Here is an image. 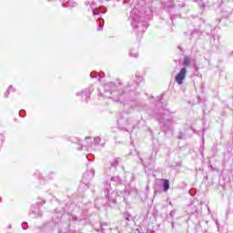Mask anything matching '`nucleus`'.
Segmentation results:
<instances>
[{
    "instance_id": "nucleus-1",
    "label": "nucleus",
    "mask_w": 233,
    "mask_h": 233,
    "mask_svg": "<svg viewBox=\"0 0 233 233\" xmlns=\"http://www.w3.org/2000/svg\"><path fill=\"white\" fill-rule=\"evenodd\" d=\"M185 77H187V67L180 69L179 73L175 76V81L177 83V85H183Z\"/></svg>"
},
{
    "instance_id": "nucleus-2",
    "label": "nucleus",
    "mask_w": 233,
    "mask_h": 233,
    "mask_svg": "<svg viewBox=\"0 0 233 233\" xmlns=\"http://www.w3.org/2000/svg\"><path fill=\"white\" fill-rule=\"evenodd\" d=\"M161 181L163 184L164 192H168V188H170V180H168L167 178H162Z\"/></svg>"
},
{
    "instance_id": "nucleus-3",
    "label": "nucleus",
    "mask_w": 233,
    "mask_h": 233,
    "mask_svg": "<svg viewBox=\"0 0 233 233\" xmlns=\"http://www.w3.org/2000/svg\"><path fill=\"white\" fill-rule=\"evenodd\" d=\"M183 65H184L185 66H188L190 65V57L185 56V57H184V61H183Z\"/></svg>"
}]
</instances>
